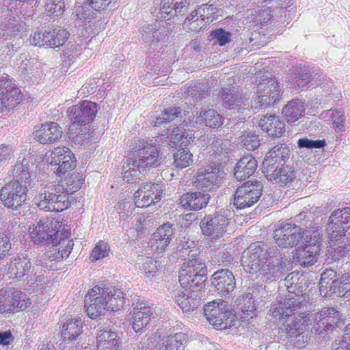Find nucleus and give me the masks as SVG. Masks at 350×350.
Returning <instances> with one entry per match:
<instances>
[{
  "mask_svg": "<svg viewBox=\"0 0 350 350\" xmlns=\"http://www.w3.org/2000/svg\"><path fill=\"white\" fill-rule=\"evenodd\" d=\"M186 342L185 334L179 332L163 339L159 350H183Z\"/></svg>",
  "mask_w": 350,
  "mask_h": 350,
  "instance_id": "nucleus-47",
  "label": "nucleus"
},
{
  "mask_svg": "<svg viewBox=\"0 0 350 350\" xmlns=\"http://www.w3.org/2000/svg\"><path fill=\"white\" fill-rule=\"evenodd\" d=\"M204 315L207 321L217 329H225L230 326L233 318L230 306L225 301H212L204 306Z\"/></svg>",
  "mask_w": 350,
  "mask_h": 350,
  "instance_id": "nucleus-9",
  "label": "nucleus"
},
{
  "mask_svg": "<svg viewBox=\"0 0 350 350\" xmlns=\"http://www.w3.org/2000/svg\"><path fill=\"white\" fill-rule=\"evenodd\" d=\"M314 319L317 326V331L322 328L325 332H330L339 326L340 315L335 308H324L314 314Z\"/></svg>",
  "mask_w": 350,
  "mask_h": 350,
  "instance_id": "nucleus-22",
  "label": "nucleus"
},
{
  "mask_svg": "<svg viewBox=\"0 0 350 350\" xmlns=\"http://www.w3.org/2000/svg\"><path fill=\"white\" fill-rule=\"evenodd\" d=\"M257 168V161L251 155H245L237 162L234 170V175L239 180H242L251 176Z\"/></svg>",
  "mask_w": 350,
  "mask_h": 350,
  "instance_id": "nucleus-35",
  "label": "nucleus"
},
{
  "mask_svg": "<svg viewBox=\"0 0 350 350\" xmlns=\"http://www.w3.org/2000/svg\"><path fill=\"white\" fill-rule=\"evenodd\" d=\"M210 36L220 46L229 43L232 40V33L223 29H217L212 31Z\"/></svg>",
  "mask_w": 350,
  "mask_h": 350,
  "instance_id": "nucleus-61",
  "label": "nucleus"
},
{
  "mask_svg": "<svg viewBox=\"0 0 350 350\" xmlns=\"http://www.w3.org/2000/svg\"><path fill=\"white\" fill-rule=\"evenodd\" d=\"M195 246V243L190 241L185 237L180 239L178 241L177 246L176 247V254L178 258H181L184 262L188 259L191 258V254H195V258H200L198 252L196 250H192Z\"/></svg>",
  "mask_w": 350,
  "mask_h": 350,
  "instance_id": "nucleus-44",
  "label": "nucleus"
},
{
  "mask_svg": "<svg viewBox=\"0 0 350 350\" xmlns=\"http://www.w3.org/2000/svg\"><path fill=\"white\" fill-rule=\"evenodd\" d=\"M62 187L51 184L42 188L33 202L40 210L60 212L68 208L71 201L66 194H61Z\"/></svg>",
  "mask_w": 350,
  "mask_h": 350,
  "instance_id": "nucleus-6",
  "label": "nucleus"
},
{
  "mask_svg": "<svg viewBox=\"0 0 350 350\" xmlns=\"http://www.w3.org/2000/svg\"><path fill=\"white\" fill-rule=\"evenodd\" d=\"M191 256V258L183 263L179 271V282L184 288L200 291L206 280L207 269L201 258H195L194 253Z\"/></svg>",
  "mask_w": 350,
  "mask_h": 350,
  "instance_id": "nucleus-5",
  "label": "nucleus"
},
{
  "mask_svg": "<svg viewBox=\"0 0 350 350\" xmlns=\"http://www.w3.org/2000/svg\"><path fill=\"white\" fill-rule=\"evenodd\" d=\"M239 305L241 306V315L243 321H249L256 316V307L252 298V294L243 295L241 298L238 299Z\"/></svg>",
  "mask_w": 350,
  "mask_h": 350,
  "instance_id": "nucleus-45",
  "label": "nucleus"
},
{
  "mask_svg": "<svg viewBox=\"0 0 350 350\" xmlns=\"http://www.w3.org/2000/svg\"><path fill=\"white\" fill-rule=\"evenodd\" d=\"M62 136V128L57 122L42 124L34 131V138L42 144H50L58 142Z\"/></svg>",
  "mask_w": 350,
  "mask_h": 350,
  "instance_id": "nucleus-20",
  "label": "nucleus"
},
{
  "mask_svg": "<svg viewBox=\"0 0 350 350\" xmlns=\"http://www.w3.org/2000/svg\"><path fill=\"white\" fill-rule=\"evenodd\" d=\"M258 126L273 137H281L285 132V124L275 115L265 116L260 118Z\"/></svg>",
  "mask_w": 350,
  "mask_h": 350,
  "instance_id": "nucleus-33",
  "label": "nucleus"
},
{
  "mask_svg": "<svg viewBox=\"0 0 350 350\" xmlns=\"http://www.w3.org/2000/svg\"><path fill=\"white\" fill-rule=\"evenodd\" d=\"M308 317L304 313L299 314L292 320H288L284 324L286 332L291 337L299 336L308 325Z\"/></svg>",
  "mask_w": 350,
  "mask_h": 350,
  "instance_id": "nucleus-42",
  "label": "nucleus"
},
{
  "mask_svg": "<svg viewBox=\"0 0 350 350\" xmlns=\"http://www.w3.org/2000/svg\"><path fill=\"white\" fill-rule=\"evenodd\" d=\"M28 25L19 17H13L8 21V30L14 37L27 36Z\"/></svg>",
  "mask_w": 350,
  "mask_h": 350,
  "instance_id": "nucleus-51",
  "label": "nucleus"
},
{
  "mask_svg": "<svg viewBox=\"0 0 350 350\" xmlns=\"http://www.w3.org/2000/svg\"><path fill=\"white\" fill-rule=\"evenodd\" d=\"M126 298L123 292L116 287L96 286L85 296V307L88 317L95 319L107 311H118L122 308Z\"/></svg>",
  "mask_w": 350,
  "mask_h": 350,
  "instance_id": "nucleus-3",
  "label": "nucleus"
},
{
  "mask_svg": "<svg viewBox=\"0 0 350 350\" xmlns=\"http://www.w3.org/2000/svg\"><path fill=\"white\" fill-rule=\"evenodd\" d=\"M109 246L107 243L100 241L93 248L90 254V260L96 261L106 257L108 255Z\"/></svg>",
  "mask_w": 350,
  "mask_h": 350,
  "instance_id": "nucleus-63",
  "label": "nucleus"
},
{
  "mask_svg": "<svg viewBox=\"0 0 350 350\" xmlns=\"http://www.w3.org/2000/svg\"><path fill=\"white\" fill-rule=\"evenodd\" d=\"M167 33L168 30L163 24L147 25L142 28V38L146 43H153L162 40Z\"/></svg>",
  "mask_w": 350,
  "mask_h": 350,
  "instance_id": "nucleus-38",
  "label": "nucleus"
},
{
  "mask_svg": "<svg viewBox=\"0 0 350 350\" xmlns=\"http://www.w3.org/2000/svg\"><path fill=\"white\" fill-rule=\"evenodd\" d=\"M181 113L180 107L166 109L159 117H151V124L154 126H159L163 122H169L178 117Z\"/></svg>",
  "mask_w": 350,
  "mask_h": 350,
  "instance_id": "nucleus-52",
  "label": "nucleus"
},
{
  "mask_svg": "<svg viewBox=\"0 0 350 350\" xmlns=\"http://www.w3.org/2000/svg\"><path fill=\"white\" fill-rule=\"evenodd\" d=\"M85 181L83 174L80 173H73L70 176H68L63 181L60 183L55 185L56 187H62V191H60L61 194H66L69 198H70V194L74 193L78 191L82 186ZM70 199L71 202L73 201V198Z\"/></svg>",
  "mask_w": 350,
  "mask_h": 350,
  "instance_id": "nucleus-39",
  "label": "nucleus"
},
{
  "mask_svg": "<svg viewBox=\"0 0 350 350\" xmlns=\"http://www.w3.org/2000/svg\"><path fill=\"white\" fill-rule=\"evenodd\" d=\"M211 283L221 295H228L235 288L234 276L228 269H219L215 272L211 278Z\"/></svg>",
  "mask_w": 350,
  "mask_h": 350,
  "instance_id": "nucleus-24",
  "label": "nucleus"
},
{
  "mask_svg": "<svg viewBox=\"0 0 350 350\" xmlns=\"http://www.w3.org/2000/svg\"><path fill=\"white\" fill-rule=\"evenodd\" d=\"M264 173L270 180H274L281 186L286 185L295 178V172L288 165L270 167L264 170Z\"/></svg>",
  "mask_w": 350,
  "mask_h": 350,
  "instance_id": "nucleus-32",
  "label": "nucleus"
},
{
  "mask_svg": "<svg viewBox=\"0 0 350 350\" xmlns=\"http://www.w3.org/2000/svg\"><path fill=\"white\" fill-rule=\"evenodd\" d=\"M29 297L21 290L10 288L0 291V311L1 312L25 310L31 305Z\"/></svg>",
  "mask_w": 350,
  "mask_h": 350,
  "instance_id": "nucleus-12",
  "label": "nucleus"
},
{
  "mask_svg": "<svg viewBox=\"0 0 350 350\" xmlns=\"http://www.w3.org/2000/svg\"><path fill=\"white\" fill-rule=\"evenodd\" d=\"M64 3L62 0H47L45 5L46 14L50 16H59L62 14Z\"/></svg>",
  "mask_w": 350,
  "mask_h": 350,
  "instance_id": "nucleus-60",
  "label": "nucleus"
},
{
  "mask_svg": "<svg viewBox=\"0 0 350 350\" xmlns=\"http://www.w3.org/2000/svg\"><path fill=\"white\" fill-rule=\"evenodd\" d=\"M13 180L1 189V200L9 208L16 210L27 199V187L29 184V169L27 163H17L9 172Z\"/></svg>",
  "mask_w": 350,
  "mask_h": 350,
  "instance_id": "nucleus-4",
  "label": "nucleus"
},
{
  "mask_svg": "<svg viewBox=\"0 0 350 350\" xmlns=\"http://www.w3.org/2000/svg\"><path fill=\"white\" fill-rule=\"evenodd\" d=\"M338 282V269L336 271L327 269L321 276L319 282L320 294L325 297H332L333 294L339 295Z\"/></svg>",
  "mask_w": 350,
  "mask_h": 350,
  "instance_id": "nucleus-27",
  "label": "nucleus"
},
{
  "mask_svg": "<svg viewBox=\"0 0 350 350\" xmlns=\"http://www.w3.org/2000/svg\"><path fill=\"white\" fill-rule=\"evenodd\" d=\"M161 5V14L166 15L164 17L172 16L173 12L175 15L183 14L187 9V0H162Z\"/></svg>",
  "mask_w": 350,
  "mask_h": 350,
  "instance_id": "nucleus-43",
  "label": "nucleus"
},
{
  "mask_svg": "<svg viewBox=\"0 0 350 350\" xmlns=\"http://www.w3.org/2000/svg\"><path fill=\"white\" fill-rule=\"evenodd\" d=\"M135 148L133 157L129 158L134 167L144 172L146 169L157 167L161 163L162 157L156 146L139 140Z\"/></svg>",
  "mask_w": 350,
  "mask_h": 350,
  "instance_id": "nucleus-7",
  "label": "nucleus"
},
{
  "mask_svg": "<svg viewBox=\"0 0 350 350\" xmlns=\"http://www.w3.org/2000/svg\"><path fill=\"white\" fill-rule=\"evenodd\" d=\"M22 100V93L15 81L8 75L0 77V113L12 108Z\"/></svg>",
  "mask_w": 350,
  "mask_h": 350,
  "instance_id": "nucleus-13",
  "label": "nucleus"
},
{
  "mask_svg": "<svg viewBox=\"0 0 350 350\" xmlns=\"http://www.w3.org/2000/svg\"><path fill=\"white\" fill-rule=\"evenodd\" d=\"M281 90L280 83L271 75H263L257 85V103L267 108L279 100Z\"/></svg>",
  "mask_w": 350,
  "mask_h": 350,
  "instance_id": "nucleus-10",
  "label": "nucleus"
},
{
  "mask_svg": "<svg viewBox=\"0 0 350 350\" xmlns=\"http://www.w3.org/2000/svg\"><path fill=\"white\" fill-rule=\"evenodd\" d=\"M290 148L285 144L273 146L266 154L263 161V169L284 165L290 157Z\"/></svg>",
  "mask_w": 350,
  "mask_h": 350,
  "instance_id": "nucleus-25",
  "label": "nucleus"
},
{
  "mask_svg": "<svg viewBox=\"0 0 350 350\" xmlns=\"http://www.w3.org/2000/svg\"><path fill=\"white\" fill-rule=\"evenodd\" d=\"M50 47H59L62 46L70 36V33L66 29L55 28L47 31Z\"/></svg>",
  "mask_w": 350,
  "mask_h": 350,
  "instance_id": "nucleus-50",
  "label": "nucleus"
},
{
  "mask_svg": "<svg viewBox=\"0 0 350 350\" xmlns=\"http://www.w3.org/2000/svg\"><path fill=\"white\" fill-rule=\"evenodd\" d=\"M306 107L299 99H293L283 108L282 113L288 122L293 123L304 116Z\"/></svg>",
  "mask_w": 350,
  "mask_h": 350,
  "instance_id": "nucleus-41",
  "label": "nucleus"
},
{
  "mask_svg": "<svg viewBox=\"0 0 350 350\" xmlns=\"http://www.w3.org/2000/svg\"><path fill=\"white\" fill-rule=\"evenodd\" d=\"M173 234L172 224L170 223L167 222L159 226L152 235V239L150 241L151 250L157 254L164 252L170 244Z\"/></svg>",
  "mask_w": 350,
  "mask_h": 350,
  "instance_id": "nucleus-21",
  "label": "nucleus"
},
{
  "mask_svg": "<svg viewBox=\"0 0 350 350\" xmlns=\"http://www.w3.org/2000/svg\"><path fill=\"white\" fill-rule=\"evenodd\" d=\"M241 143L248 150H254L260 146L258 135L256 133L248 132L241 137Z\"/></svg>",
  "mask_w": 350,
  "mask_h": 350,
  "instance_id": "nucleus-57",
  "label": "nucleus"
},
{
  "mask_svg": "<svg viewBox=\"0 0 350 350\" xmlns=\"http://www.w3.org/2000/svg\"><path fill=\"white\" fill-rule=\"evenodd\" d=\"M338 267L339 295L350 291V262L346 261Z\"/></svg>",
  "mask_w": 350,
  "mask_h": 350,
  "instance_id": "nucleus-49",
  "label": "nucleus"
},
{
  "mask_svg": "<svg viewBox=\"0 0 350 350\" xmlns=\"http://www.w3.org/2000/svg\"><path fill=\"white\" fill-rule=\"evenodd\" d=\"M221 96L224 107L228 109L240 111L245 109V106L247 105L246 98L235 87L224 88Z\"/></svg>",
  "mask_w": 350,
  "mask_h": 350,
  "instance_id": "nucleus-29",
  "label": "nucleus"
},
{
  "mask_svg": "<svg viewBox=\"0 0 350 350\" xmlns=\"http://www.w3.org/2000/svg\"><path fill=\"white\" fill-rule=\"evenodd\" d=\"M83 324V321L80 317L67 320L62 325L63 342L70 344L76 340L82 332Z\"/></svg>",
  "mask_w": 350,
  "mask_h": 350,
  "instance_id": "nucleus-34",
  "label": "nucleus"
},
{
  "mask_svg": "<svg viewBox=\"0 0 350 350\" xmlns=\"http://www.w3.org/2000/svg\"><path fill=\"white\" fill-rule=\"evenodd\" d=\"M260 182H247L239 186L234 195V206L238 209L250 207L256 204L262 195Z\"/></svg>",
  "mask_w": 350,
  "mask_h": 350,
  "instance_id": "nucleus-11",
  "label": "nucleus"
},
{
  "mask_svg": "<svg viewBox=\"0 0 350 350\" xmlns=\"http://www.w3.org/2000/svg\"><path fill=\"white\" fill-rule=\"evenodd\" d=\"M152 315V309L145 304H139L134 308L133 314V329L139 332L146 327Z\"/></svg>",
  "mask_w": 350,
  "mask_h": 350,
  "instance_id": "nucleus-37",
  "label": "nucleus"
},
{
  "mask_svg": "<svg viewBox=\"0 0 350 350\" xmlns=\"http://www.w3.org/2000/svg\"><path fill=\"white\" fill-rule=\"evenodd\" d=\"M303 248L310 253H319L321 246V235L319 230H305L301 235Z\"/></svg>",
  "mask_w": 350,
  "mask_h": 350,
  "instance_id": "nucleus-40",
  "label": "nucleus"
},
{
  "mask_svg": "<svg viewBox=\"0 0 350 350\" xmlns=\"http://www.w3.org/2000/svg\"><path fill=\"white\" fill-rule=\"evenodd\" d=\"M295 255H293V259L298 262L301 265L309 267L317 262V254L319 253H310L306 252V248L297 250Z\"/></svg>",
  "mask_w": 350,
  "mask_h": 350,
  "instance_id": "nucleus-54",
  "label": "nucleus"
},
{
  "mask_svg": "<svg viewBox=\"0 0 350 350\" xmlns=\"http://www.w3.org/2000/svg\"><path fill=\"white\" fill-rule=\"evenodd\" d=\"M350 227V208L345 207L335 210L329 218L327 228V233L332 241L345 234Z\"/></svg>",
  "mask_w": 350,
  "mask_h": 350,
  "instance_id": "nucleus-16",
  "label": "nucleus"
},
{
  "mask_svg": "<svg viewBox=\"0 0 350 350\" xmlns=\"http://www.w3.org/2000/svg\"><path fill=\"white\" fill-rule=\"evenodd\" d=\"M174 165L179 168H185L193 162L192 154L187 148H180L174 154Z\"/></svg>",
  "mask_w": 350,
  "mask_h": 350,
  "instance_id": "nucleus-53",
  "label": "nucleus"
},
{
  "mask_svg": "<svg viewBox=\"0 0 350 350\" xmlns=\"http://www.w3.org/2000/svg\"><path fill=\"white\" fill-rule=\"evenodd\" d=\"M291 84L295 88H304L308 85L314 86L323 84L325 77L318 73L311 72L307 68H301L291 79Z\"/></svg>",
  "mask_w": 350,
  "mask_h": 350,
  "instance_id": "nucleus-28",
  "label": "nucleus"
},
{
  "mask_svg": "<svg viewBox=\"0 0 350 350\" xmlns=\"http://www.w3.org/2000/svg\"><path fill=\"white\" fill-rule=\"evenodd\" d=\"M228 219L224 213H217L214 215H206L200 221L202 234L211 239H219L226 232Z\"/></svg>",
  "mask_w": 350,
  "mask_h": 350,
  "instance_id": "nucleus-14",
  "label": "nucleus"
},
{
  "mask_svg": "<svg viewBox=\"0 0 350 350\" xmlns=\"http://www.w3.org/2000/svg\"><path fill=\"white\" fill-rule=\"evenodd\" d=\"M274 239L278 245L268 246L256 242L243 252L241 262L244 270L251 274L259 272L265 280H278L291 269L289 261L285 258L281 247H293L301 240V228L286 223L274 231Z\"/></svg>",
  "mask_w": 350,
  "mask_h": 350,
  "instance_id": "nucleus-1",
  "label": "nucleus"
},
{
  "mask_svg": "<svg viewBox=\"0 0 350 350\" xmlns=\"http://www.w3.org/2000/svg\"><path fill=\"white\" fill-rule=\"evenodd\" d=\"M224 121V118L214 109L202 110L197 117V122H204L206 126L211 128L219 127Z\"/></svg>",
  "mask_w": 350,
  "mask_h": 350,
  "instance_id": "nucleus-46",
  "label": "nucleus"
},
{
  "mask_svg": "<svg viewBox=\"0 0 350 350\" xmlns=\"http://www.w3.org/2000/svg\"><path fill=\"white\" fill-rule=\"evenodd\" d=\"M62 222L54 217H42L29 228L32 241L36 243L53 244L57 251L55 258L68 257L73 247L72 240L62 239L63 233L59 229Z\"/></svg>",
  "mask_w": 350,
  "mask_h": 350,
  "instance_id": "nucleus-2",
  "label": "nucleus"
},
{
  "mask_svg": "<svg viewBox=\"0 0 350 350\" xmlns=\"http://www.w3.org/2000/svg\"><path fill=\"white\" fill-rule=\"evenodd\" d=\"M350 256V241L347 240L345 243L334 248L332 252V258L334 261H337L338 265L345 263V258Z\"/></svg>",
  "mask_w": 350,
  "mask_h": 350,
  "instance_id": "nucleus-55",
  "label": "nucleus"
},
{
  "mask_svg": "<svg viewBox=\"0 0 350 350\" xmlns=\"http://www.w3.org/2000/svg\"><path fill=\"white\" fill-rule=\"evenodd\" d=\"M131 164L129 159L126 161V166H124L125 171L123 172V180L128 183L135 181L139 176V174L144 172L141 169L134 167Z\"/></svg>",
  "mask_w": 350,
  "mask_h": 350,
  "instance_id": "nucleus-59",
  "label": "nucleus"
},
{
  "mask_svg": "<svg viewBox=\"0 0 350 350\" xmlns=\"http://www.w3.org/2000/svg\"><path fill=\"white\" fill-rule=\"evenodd\" d=\"M50 164L57 167L55 172L61 176L73 170L77 165V160L70 148L65 146L57 147L51 154Z\"/></svg>",
  "mask_w": 350,
  "mask_h": 350,
  "instance_id": "nucleus-17",
  "label": "nucleus"
},
{
  "mask_svg": "<svg viewBox=\"0 0 350 350\" xmlns=\"http://www.w3.org/2000/svg\"><path fill=\"white\" fill-rule=\"evenodd\" d=\"M175 301L185 312L193 311L200 304V295L198 291L187 289L177 290L174 293Z\"/></svg>",
  "mask_w": 350,
  "mask_h": 350,
  "instance_id": "nucleus-26",
  "label": "nucleus"
},
{
  "mask_svg": "<svg viewBox=\"0 0 350 350\" xmlns=\"http://www.w3.org/2000/svg\"><path fill=\"white\" fill-rule=\"evenodd\" d=\"M142 271L146 278H151L157 275L159 272V262L150 257H145L142 260Z\"/></svg>",
  "mask_w": 350,
  "mask_h": 350,
  "instance_id": "nucleus-56",
  "label": "nucleus"
},
{
  "mask_svg": "<svg viewBox=\"0 0 350 350\" xmlns=\"http://www.w3.org/2000/svg\"><path fill=\"white\" fill-rule=\"evenodd\" d=\"M302 297L292 295L286 298L284 302H277L272 304L270 311L275 318H284L291 316L295 311L301 308L302 305Z\"/></svg>",
  "mask_w": 350,
  "mask_h": 350,
  "instance_id": "nucleus-23",
  "label": "nucleus"
},
{
  "mask_svg": "<svg viewBox=\"0 0 350 350\" xmlns=\"http://www.w3.org/2000/svg\"><path fill=\"white\" fill-rule=\"evenodd\" d=\"M97 350H118L120 338L115 331L109 327L99 330L96 337Z\"/></svg>",
  "mask_w": 350,
  "mask_h": 350,
  "instance_id": "nucleus-31",
  "label": "nucleus"
},
{
  "mask_svg": "<svg viewBox=\"0 0 350 350\" xmlns=\"http://www.w3.org/2000/svg\"><path fill=\"white\" fill-rule=\"evenodd\" d=\"M36 3V0H10V2L8 6V10L10 12L20 13L25 12V6L26 8H32Z\"/></svg>",
  "mask_w": 350,
  "mask_h": 350,
  "instance_id": "nucleus-62",
  "label": "nucleus"
},
{
  "mask_svg": "<svg viewBox=\"0 0 350 350\" xmlns=\"http://www.w3.org/2000/svg\"><path fill=\"white\" fill-rule=\"evenodd\" d=\"M163 191V184L152 183L144 184L134 193L135 204L137 207H148L161 200Z\"/></svg>",
  "mask_w": 350,
  "mask_h": 350,
  "instance_id": "nucleus-18",
  "label": "nucleus"
},
{
  "mask_svg": "<svg viewBox=\"0 0 350 350\" xmlns=\"http://www.w3.org/2000/svg\"><path fill=\"white\" fill-rule=\"evenodd\" d=\"M31 267L30 259L26 255L21 254L10 262L8 274L10 278H22L27 274Z\"/></svg>",
  "mask_w": 350,
  "mask_h": 350,
  "instance_id": "nucleus-36",
  "label": "nucleus"
},
{
  "mask_svg": "<svg viewBox=\"0 0 350 350\" xmlns=\"http://www.w3.org/2000/svg\"><path fill=\"white\" fill-rule=\"evenodd\" d=\"M333 347V350H350V323L345 327L342 338L335 341Z\"/></svg>",
  "mask_w": 350,
  "mask_h": 350,
  "instance_id": "nucleus-64",
  "label": "nucleus"
},
{
  "mask_svg": "<svg viewBox=\"0 0 350 350\" xmlns=\"http://www.w3.org/2000/svg\"><path fill=\"white\" fill-rule=\"evenodd\" d=\"M169 131L170 133L167 136L169 145L172 148L177 146L178 143H180L181 146H186L193 138L191 135L187 134L185 135V129L181 126L173 127Z\"/></svg>",
  "mask_w": 350,
  "mask_h": 350,
  "instance_id": "nucleus-48",
  "label": "nucleus"
},
{
  "mask_svg": "<svg viewBox=\"0 0 350 350\" xmlns=\"http://www.w3.org/2000/svg\"><path fill=\"white\" fill-rule=\"evenodd\" d=\"M220 12L221 9L213 4L204 3L198 6L187 17L185 24L190 29L198 31L217 19L221 15Z\"/></svg>",
  "mask_w": 350,
  "mask_h": 350,
  "instance_id": "nucleus-8",
  "label": "nucleus"
},
{
  "mask_svg": "<svg viewBox=\"0 0 350 350\" xmlns=\"http://www.w3.org/2000/svg\"><path fill=\"white\" fill-rule=\"evenodd\" d=\"M220 182L219 168L215 165H208L198 170L195 176L194 185L197 189L206 191L219 187Z\"/></svg>",
  "mask_w": 350,
  "mask_h": 350,
  "instance_id": "nucleus-19",
  "label": "nucleus"
},
{
  "mask_svg": "<svg viewBox=\"0 0 350 350\" xmlns=\"http://www.w3.org/2000/svg\"><path fill=\"white\" fill-rule=\"evenodd\" d=\"M183 91L185 94L189 96H191L193 98H195L196 99H201L202 98H204L206 96H207L209 94V90L206 88H204L202 90V88L198 85H185Z\"/></svg>",
  "mask_w": 350,
  "mask_h": 350,
  "instance_id": "nucleus-58",
  "label": "nucleus"
},
{
  "mask_svg": "<svg viewBox=\"0 0 350 350\" xmlns=\"http://www.w3.org/2000/svg\"><path fill=\"white\" fill-rule=\"evenodd\" d=\"M98 112L96 103L83 100L68 109V116L72 124L87 125L96 117Z\"/></svg>",
  "mask_w": 350,
  "mask_h": 350,
  "instance_id": "nucleus-15",
  "label": "nucleus"
},
{
  "mask_svg": "<svg viewBox=\"0 0 350 350\" xmlns=\"http://www.w3.org/2000/svg\"><path fill=\"white\" fill-rule=\"evenodd\" d=\"M210 199L208 193L200 191L189 192L183 194L180 203L185 210L198 211L205 207Z\"/></svg>",
  "mask_w": 350,
  "mask_h": 350,
  "instance_id": "nucleus-30",
  "label": "nucleus"
}]
</instances>
